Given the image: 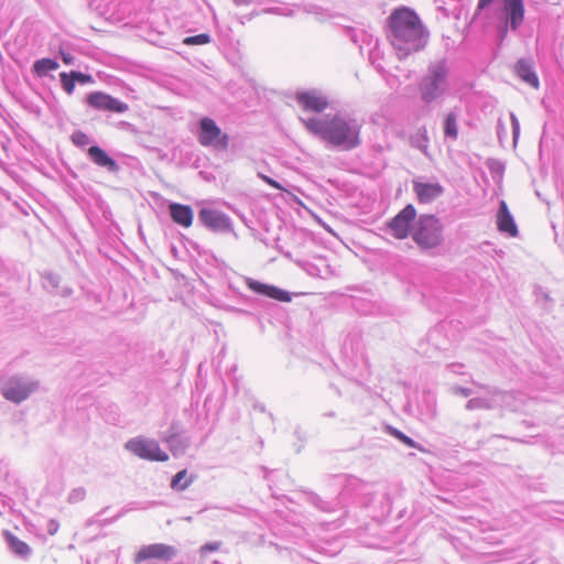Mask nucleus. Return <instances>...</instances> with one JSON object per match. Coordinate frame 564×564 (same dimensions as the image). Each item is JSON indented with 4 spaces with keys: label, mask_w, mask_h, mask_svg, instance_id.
Listing matches in <instances>:
<instances>
[{
    "label": "nucleus",
    "mask_w": 564,
    "mask_h": 564,
    "mask_svg": "<svg viewBox=\"0 0 564 564\" xmlns=\"http://www.w3.org/2000/svg\"><path fill=\"white\" fill-rule=\"evenodd\" d=\"M412 238L423 249L437 247L443 240V226L434 215H421L412 229Z\"/></svg>",
    "instance_id": "nucleus-3"
},
{
    "label": "nucleus",
    "mask_w": 564,
    "mask_h": 564,
    "mask_svg": "<svg viewBox=\"0 0 564 564\" xmlns=\"http://www.w3.org/2000/svg\"><path fill=\"white\" fill-rule=\"evenodd\" d=\"M199 220L213 230H226L229 228L228 218L216 210L203 208L198 214Z\"/></svg>",
    "instance_id": "nucleus-14"
},
{
    "label": "nucleus",
    "mask_w": 564,
    "mask_h": 564,
    "mask_svg": "<svg viewBox=\"0 0 564 564\" xmlns=\"http://www.w3.org/2000/svg\"><path fill=\"white\" fill-rule=\"evenodd\" d=\"M72 140L76 145H87L89 143V138L86 133L82 131H77L72 135Z\"/></svg>",
    "instance_id": "nucleus-30"
},
{
    "label": "nucleus",
    "mask_w": 564,
    "mask_h": 564,
    "mask_svg": "<svg viewBox=\"0 0 564 564\" xmlns=\"http://www.w3.org/2000/svg\"><path fill=\"white\" fill-rule=\"evenodd\" d=\"M388 432L394 436L395 438H398L399 441H401L403 444H405L406 446L409 447H415V443L412 438H410L409 436H406L405 434H403L401 431L394 429V427H391L389 426L388 427Z\"/></svg>",
    "instance_id": "nucleus-26"
},
{
    "label": "nucleus",
    "mask_w": 564,
    "mask_h": 564,
    "mask_svg": "<svg viewBox=\"0 0 564 564\" xmlns=\"http://www.w3.org/2000/svg\"><path fill=\"white\" fill-rule=\"evenodd\" d=\"M295 99L305 111L323 112L328 107L327 98L316 90L297 93Z\"/></svg>",
    "instance_id": "nucleus-10"
},
{
    "label": "nucleus",
    "mask_w": 564,
    "mask_h": 564,
    "mask_svg": "<svg viewBox=\"0 0 564 564\" xmlns=\"http://www.w3.org/2000/svg\"><path fill=\"white\" fill-rule=\"evenodd\" d=\"M197 140L205 148H213L219 151H226L229 144V137L224 133L217 123L208 117L199 121Z\"/></svg>",
    "instance_id": "nucleus-5"
},
{
    "label": "nucleus",
    "mask_w": 564,
    "mask_h": 564,
    "mask_svg": "<svg viewBox=\"0 0 564 564\" xmlns=\"http://www.w3.org/2000/svg\"><path fill=\"white\" fill-rule=\"evenodd\" d=\"M497 228L499 231L508 234L511 237L518 236V227L505 200L500 202L499 210L497 214Z\"/></svg>",
    "instance_id": "nucleus-15"
},
{
    "label": "nucleus",
    "mask_w": 564,
    "mask_h": 564,
    "mask_svg": "<svg viewBox=\"0 0 564 564\" xmlns=\"http://www.w3.org/2000/svg\"><path fill=\"white\" fill-rule=\"evenodd\" d=\"M267 290L268 291L265 293V296H268V297L278 300L280 302H289V301H291V295L289 294V292H286L284 290H281V289H279L276 286H273V285H269V288Z\"/></svg>",
    "instance_id": "nucleus-24"
},
{
    "label": "nucleus",
    "mask_w": 564,
    "mask_h": 564,
    "mask_svg": "<svg viewBox=\"0 0 564 564\" xmlns=\"http://www.w3.org/2000/svg\"><path fill=\"white\" fill-rule=\"evenodd\" d=\"M491 2L492 0H479L478 9H482ZM501 2L507 23L512 30H517L524 20L523 0H501Z\"/></svg>",
    "instance_id": "nucleus-8"
},
{
    "label": "nucleus",
    "mask_w": 564,
    "mask_h": 564,
    "mask_svg": "<svg viewBox=\"0 0 564 564\" xmlns=\"http://www.w3.org/2000/svg\"><path fill=\"white\" fill-rule=\"evenodd\" d=\"M267 290L268 291L265 293V296H268V297L278 300L280 302H289V301H291V295L289 294V292H286L284 290H281V289H279L276 286H273V285H269V288Z\"/></svg>",
    "instance_id": "nucleus-23"
},
{
    "label": "nucleus",
    "mask_w": 564,
    "mask_h": 564,
    "mask_svg": "<svg viewBox=\"0 0 564 564\" xmlns=\"http://www.w3.org/2000/svg\"><path fill=\"white\" fill-rule=\"evenodd\" d=\"M88 155L95 164L107 167L110 172H116L118 170L117 163L97 145H93L88 149Z\"/></svg>",
    "instance_id": "nucleus-17"
},
{
    "label": "nucleus",
    "mask_w": 564,
    "mask_h": 564,
    "mask_svg": "<svg viewBox=\"0 0 564 564\" xmlns=\"http://www.w3.org/2000/svg\"><path fill=\"white\" fill-rule=\"evenodd\" d=\"M413 191L421 204H429L443 194V186L438 183L413 181Z\"/></svg>",
    "instance_id": "nucleus-13"
},
{
    "label": "nucleus",
    "mask_w": 564,
    "mask_h": 564,
    "mask_svg": "<svg viewBox=\"0 0 564 564\" xmlns=\"http://www.w3.org/2000/svg\"><path fill=\"white\" fill-rule=\"evenodd\" d=\"M448 69L443 63L432 65L420 85L421 97L425 102H432L446 89Z\"/></svg>",
    "instance_id": "nucleus-4"
},
{
    "label": "nucleus",
    "mask_w": 564,
    "mask_h": 564,
    "mask_svg": "<svg viewBox=\"0 0 564 564\" xmlns=\"http://www.w3.org/2000/svg\"><path fill=\"white\" fill-rule=\"evenodd\" d=\"M58 68V64L51 58H42L34 63L33 69L39 76H44L48 72L55 70Z\"/></svg>",
    "instance_id": "nucleus-21"
},
{
    "label": "nucleus",
    "mask_w": 564,
    "mask_h": 564,
    "mask_svg": "<svg viewBox=\"0 0 564 564\" xmlns=\"http://www.w3.org/2000/svg\"><path fill=\"white\" fill-rule=\"evenodd\" d=\"M392 44L404 54L424 45V30L420 18L406 8L397 9L389 18Z\"/></svg>",
    "instance_id": "nucleus-2"
},
{
    "label": "nucleus",
    "mask_w": 564,
    "mask_h": 564,
    "mask_svg": "<svg viewBox=\"0 0 564 564\" xmlns=\"http://www.w3.org/2000/svg\"><path fill=\"white\" fill-rule=\"evenodd\" d=\"M416 217V209L413 205H406L389 223V228L397 239H404L412 235L413 221Z\"/></svg>",
    "instance_id": "nucleus-7"
},
{
    "label": "nucleus",
    "mask_w": 564,
    "mask_h": 564,
    "mask_svg": "<svg viewBox=\"0 0 564 564\" xmlns=\"http://www.w3.org/2000/svg\"><path fill=\"white\" fill-rule=\"evenodd\" d=\"M237 4H246L249 3L250 0H235Z\"/></svg>",
    "instance_id": "nucleus-37"
},
{
    "label": "nucleus",
    "mask_w": 564,
    "mask_h": 564,
    "mask_svg": "<svg viewBox=\"0 0 564 564\" xmlns=\"http://www.w3.org/2000/svg\"><path fill=\"white\" fill-rule=\"evenodd\" d=\"M302 122L311 133L318 135L329 145L344 151L352 150L361 143L360 124L343 116H327L324 120L302 119Z\"/></svg>",
    "instance_id": "nucleus-1"
},
{
    "label": "nucleus",
    "mask_w": 564,
    "mask_h": 564,
    "mask_svg": "<svg viewBox=\"0 0 564 564\" xmlns=\"http://www.w3.org/2000/svg\"><path fill=\"white\" fill-rule=\"evenodd\" d=\"M62 59H63V62H64L66 65H69V64H72V63H73L74 57H73L70 54H68V53H64V52H62Z\"/></svg>",
    "instance_id": "nucleus-36"
},
{
    "label": "nucleus",
    "mask_w": 564,
    "mask_h": 564,
    "mask_svg": "<svg viewBox=\"0 0 564 564\" xmlns=\"http://www.w3.org/2000/svg\"><path fill=\"white\" fill-rule=\"evenodd\" d=\"M3 535L12 552L20 556H28L31 553L30 546L12 534L10 531H4Z\"/></svg>",
    "instance_id": "nucleus-19"
},
{
    "label": "nucleus",
    "mask_w": 564,
    "mask_h": 564,
    "mask_svg": "<svg viewBox=\"0 0 564 564\" xmlns=\"http://www.w3.org/2000/svg\"><path fill=\"white\" fill-rule=\"evenodd\" d=\"M259 177L264 181L268 185L274 187V188H278V189H281V191H284V188L282 187V185L280 183H278L276 181H274L273 178L269 177L268 175H264V174H259Z\"/></svg>",
    "instance_id": "nucleus-34"
},
{
    "label": "nucleus",
    "mask_w": 564,
    "mask_h": 564,
    "mask_svg": "<svg viewBox=\"0 0 564 564\" xmlns=\"http://www.w3.org/2000/svg\"><path fill=\"white\" fill-rule=\"evenodd\" d=\"M221 543L220 542H209L200 546L199 553L202 556H206L209 552H216L220 549Z\"/></svg>",
    "instance_id": "nucleus-29"
},
{
    "label": "nucleus",
    "mask_w": 564,
    "mask_h": 564,
    "mask_svg": "<svg viewBox=\"0 0 564 564\" xmlns=\"http://www.w3.org/2000/svg\"><path fill=\"white\" fill-rule=\"evenodd\" d=\"M247 284H248L249 289H251L256 293H259L262 295H265V293L268 291L267 289L269 288L268 284L258 282V281H253V280H248Z\"/></svg>",
    "instance_id": "nucleus-28"
},
{
    "label": "nucleus",
    "mask_w": 564,
    "mask_h": 564,
    "mask_svg": "<svg viewBox=\"0 0 564 564\" xmlns=\"http://www.w3.org/2000/svg\"><path fill=\"white\" fill-rule=\"evenodd\" d=\"M194 477L187 476V470L183 469L178 471L171 481V488L176 491H183L187 489L193 482Z\"/></svg>",
    "instance_id": "nucleus-20"
},
{
    "label": "nucleus",
    "mask_w": 564,
    "mask_h": 564,
    "mask_svg": "<svg viewBox=\"0 0 564 564\" xmlns=\"http://www.w3.org/2000/svg\"><path fill=\"white\" fill-rule=\"evenodd\" d=\"M174 554H175V550L171 545H165V544H161V543L150 544V545H145V546L141 547L138 551V553L135 555V561L142 562V561L150 560V558L169 560V558L173 557Z\"/></svg>",
    "instance_id": "nucleus-12"
},
{
    "label": "nucleus",
    "mask_w": 564,
    "mask_h": 564,
    "mask_svg": "<svg viewBox=\"0 0 564 564\" xmlns=\"http://www.w3.org/2000/svg\"><path fill=\"white\" fill-rule=\"evenodd\" d=\"M514 70L516 74L531 87H539V78L536 74L532 70V65L528 61L520 59L514 66Z\"/></svg>",
    "instance_id": "nucleus-18"
},
{
    "label": "nucleus",
    "mask_w": 564,
    "mask_h": 564,
    "mask_svg": "<svg viewBox=\"0 0 564 564\" xmlns=\"http://www.w3.org/2000/svg\"><path fill=\"white\" fill-rule=\"evenodd\" d=\"M177 436H178V427L172 426L170 434L167 436H165L163 438V441L165 443H167L170 445V447L172 448L173 447V443L177 438Z\"/></svg>",
    "instance_id": "nucleus-32"
},
{
    "label": "nucleus",
    "mask_w": 564,
    "mask_h": 564,
    "mask_svg": "<svg viewBox=\"0 0 564 564\" xmlns=\"http://www.w3.org/2000/svg\"><path fill=\"white\" fill-rule=\"evenodd\" d=\"M88 104L98 110H107L111 112H124L128 110V105L119 101L118 99L111 97L101 91H95L88 95L87 97Z\"/></svg>",
    "instance_id": "nucleus-9"
},
{
    "label": "nucleus",
    "mask_w": 564,
    "mask_h": 564,
    "mask_svg": "<svg viewBox=\"0 0 564 564\" xmlns=\"http://www.w3.org/2000/svg\"><path fill=\"white\" fill-rule=\"evenodd\" d=\"M511 124H512L513 138H514V140H517V138L519 137V133H520V123H519L518 118L514 115H511Z\"/></svg>",
    "instance_id": "nucleus-35"
},
{
    "label": "nucleus",
    "mask_w": 564,
    "mask_h": 564,
    "mask_svg": "<svg viewBox=\"0 0 564 564\" xmlns=\"http://www.w3.org/2000/svg\"><path fill=\"white\" fill-rule=\"evenodd\" d=\"M444 134L453 140L458 137L457 119L453 112L447 113L444 120Z\"/></svg>",
    "instance_id": "nucleus-22"
},
{
    "label": "nucleus",
    "mask_w": 564,
    "mask_h": 564,
    "mask_svg": "<svg viewBox=\"0 0 564 564\" xmlns=\"http://www.w3.org/2000/svg\"><path fill=\"white\" fill-rule=\"evenodd\" d=\"M170 212L172 219L185 227L188 228L193 224V210L188 205H182L178 203H172L170 205Z\"/></svg>",
    "instance_id": "nucleus-16"
},
{
    "label": "nucleus",
    "mask_w": 564,
    "mask_h": 564,
    "mask_svg": "<svg viewBox=\"0 0 564 564\" xmlns=\"http://www.w3.org/2000/svg\"><path fill=\"white\" fill-rule=\"evenodd\" d=\"M259 177L264 181L268 185L274 187V188H278V189H281V191H284V188L282 187V185L280 183H278L276 181H274L273 178L269 177L268 175H264V174H259Z\"/></svg>",
    "instance_id": "nucleus-33"
},
{
    "label": "nucleus",
    "mask_w": 564,
    "mask_h": 564,
    "mask_svg": "<svg viewBox=\"0 0 564 564\" xmlns=\"http://www.w3.org/2000/svg\"><path fill=\"white\" fill-rule=\"evenodd\" d=\"M59 77H61V82H62L64 90L68 95L73 94V91L75 89V80L72 77V75L67 74V73H61Z\"/></svg>",
    "instance_id": "nucleus-27"
},
{
    "label": "nucleus",
    "mask_w": 564,
    "mask_h": 564,
    "mask_svg": "<svg viewBox=\"0 0 564 564\" xmlns=\"http://www.w3.org/2000/svg\"><path fill=\"white\" fill-rule=\"evenodd\" d=\"M69 74L72 75L75 82H78L80 84H87L93 80L91 76L87 74H83L75 70H72Z\"/></svg>",
    "instance_id": "nucleus-31"
},
{
    "label": "nucleus",
    "mask_w": 564,
    "mask_h": 564,
    "mask_svg": "<svg viewBox=\"0 0 564 564\" xmlns=\"http://www.w3.org/2000/svg\"><path fill=\"white\" fill-rule=\"evenodd\" d=\"M210 39L208 34H198L194 36L185 37L183 43L186 45H204L209 43Z\"/></svg>",
    "instance_id": "nucleus-25"
},
{
    "label": "nucleus",
    "mask_w": 564,
    "mask_h": 564,
    "mask_svg": "<svg viewBox=\"0 0 564 564\" xmlns=\"http://www.w3.org/2000/svg\"><path fill=\"white\" fill-rule=\"evenodd\" d=\"M35 389L34 383L26 384L20 380H10L2 389V394L7 400L19 403L25 400Z\"/></svg>",
    "instance_id": "nucleus-11"
},
{
    "label": "nucleus",
    "mask_w": 564,
    "mask_h": 564,
    "mask_svg": "<svg viewBox=\"0 0 564 564\" xmlns=\"http://www.w3.org/2000/svg\"><path fill=\"white\" fill-rule=\"evenodd\" d=\"M126 448L142 459L153 462H166L169 459V455L153 440L135 437L126 444Z\"/></svg>",
    "instance_id": "nucleus-6"
}]
</instances>
